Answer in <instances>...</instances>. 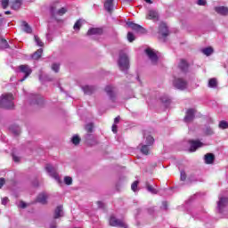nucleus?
<instances>
[{
	"label": "nucleus",
	"mask_w": 228,
	"mask_h": 228,
	"mask_svg": "<svg viewBox=\"0 0 228 228\" xmlns=\"http://www.w3.org/2000/svg\"><path fill=\"white\" fill-rule=\"evenodd\" d=\"M143 139L145 140L144 141L145 144H142V143L139 144V147H141L140 151L142 154H144V156H148L151 151L150 147H152V145H154V137H152V135L144 132Z\"/></svg>",
	"instance_id": "nucleus-1"
},
{
	"label": "nucleus",
	"mask_w": 228,
	"mask_h": 228,
	"mask_svg": "<svg viewBox=\"0 0 228 228\" xmlns=\"http://www.w3.org/2000/svg\"><path fill=\"white\" fill-rule=\"evenodd\" d=\"M118 65L121 72L127 73V70H129V57L127 56V53L124 52V50L119 51Z\"/></svg>",
	"instance_id": "nucleus-2"
},
{
	"label": "nucleus",
	"mask_w": 228,
	"mask_h": 228,
	"mask_svg": "<svg viewBox=\"0 0 228 228\" xmlns=\"http://www.w3.org/2000/svg\"><path fill=\"white\" fill-rule=\"evenodd\" d=\"M13 94H2L0 96V108L4 110H13Z\"/></svg>",
	"instance_id": "nucleus-3"
},
{
	"label": "nucleus",
	"mask_w": 228,
	"mask_h": 228,
	"mask_svg": "<svg viewBox=\"0 0 228 228\" xmlns=\"http://www.w3.org/2000/svg\"><path fill=\"white\" fill-rule=\"evenodd\" d=\"M67 13V8L62 7L61 9L56 8V4H53L50 6V14L52 19H54L56 20V17H62V15H65Z\"/></svg>",
	"instance_id": "nucleus-4"
},
{
	"label": "nucleus",
	"mask_w": 228,
	"mask_h": 228,
	"mask_svg": "<svg viewBox=\"0 0 228 228\" xmlns=\"http://www.w3.org/2000/svg\"><path fill=\"white\" fill-rule=\"evenodd\" d=\"M19 72L20 74H24L23 77L20 79V82L22 83V81H26V79L31 76L33 69H31L28 65H20L19 66Z\"/></svg>",
	"instance_id": "nucleus-5"
},
{
	"label": "nucleus",
	"mask_w": 228,
	"mask_h": 228,
	"mask_svg": "<svg viewBox=\"0 0 228 228\" xmlns=\"http://www.w3.org/2000/svg\"><path fill=\"white\" fill-rule=\"evenodd\" d=\"M173 86L176 90H186V88H188V81L184 78H175L173 82Z\"/></svg>",
	"instance_id": "nucleus-6"
},
{
	"label": "nucleus",
	"mask_w": 228,
	"mask_h": 228,
	"mask_svg": "<svg viewBox=\"0 0 228 228\" xmlns=\"http://www.w3.org/2000/svg\"><path fill=\"white\" fill-rule=\"evenodd\" d=\"M126 26L133 29V31H135V33H140L141 35H145V33H147V30L142 27V25H138L133 21H127Z\"/></svg>",
	"instance_id": "nucleus-7"
},
{
	"label": "nucleus",
	"mask_w": 228,
	"mask_h": 228,
	"mask_svg": "<svg viewBox=\"0 0 228 228\" xmlns=\"http://www.w3.org/2000/svg\"><path fill=\"white\" fill-rule=\"evenodd\" d=\"M29 99L31 106H42L44 104V97L40 94H31Z\"/></svg>",
	"instance_id": "nucleus-8"
},
{
	"label": "nucleus",
	"mask_w": 228,
	"mask_h": 228,
	"mask_svg": "<svg viewBox=\"0 0 228 228\" xmlns=\"http://www.w3.org/2000/svg\"><path fill=\"white\" fill-rule=\"evenodd\" d=\"M110 224L112 227L127 228V224L124 221L118 219L115 216H110Z\"/></svg>",
	"instance_id": "nucleus-9"
},
{
	"label": "nucleus",
	"mask_w": 228,
	"mask_h": 228,
	"mask_svg": "<svg viewBox=\"0 0 228 228\" xmlns=\"http://www.w3.org/2000/svg\"><path fill=\"white\" fill-rule=\"evenodd\" d=\"M45 171L47 172V174H49L50 177H53V179L59 181L60 183V176L58 175V173H56V169L54 168V167H53V165L46 164Z\"/></svg>",
	"instance_id": "nucleus-10"
},
{
	"label": "nucleus",
	"mask_w": 228,
	"mask_h": 228,
	"mask_svg": "<svg viewBox=\"0 0 228 228\" xmlns=\"http://www.w3.org/2000/svg\"><path fill=\"white\" fill-rule=\"evenodd\" d=\"M145 53L147 54L149 60L151 61V63H152L153 65H156V63H158L159 58L158 57V54H156V53L152 51V49L147 48V49L145 50Z\"/></svg>",
	"instance_id": "nucleus-11"
},
{
	"label": "nucleus",
	"mask_w": 228,
	"mask_h": 228,
	"mask_svg": "<svg viewBox=\"0 0 228 228\" xmlns=\"http://www.w3.org/2000/svg\"><path fill=\"white\" fill-rule=\"evenodd\" d=\"M85 140L86 143H87V145H90L91 147L99 143V141H97V137H95L94 134H86L85 135Z\"/></svg>",
	"instance_id": "nucleus-12"
},
{
	"label": "nucleus",
	"mask_w": 228,
	"mask_h": 228,
	"mask_svg": "<svg viewBox=\"0 0 228 228\" xmlns=\"http://www.w3.org/2000/svg\"><path fill=\"white\" fill-rule=\"evenodd\" d=\"M189 143H190V149H189V152H195L197 151V149H200V147H202L204 145V143H202V142L199 141V140H189Z\"/></svg>",
	"instance_id": "nucleus-13"
},
{
	"label": "nucleus",
	"mask_w": 228,
	"mask_h": 228,
	"mask_svg": "<svg viewBox=\"0 0 228 228\" xmlns=\"http://www.w3.org/2000/svg\"><path fill=\"white\" fill-rule=\"evenodd\" d=\"M228 206V198L221 197L217 201L218 213H224V209Z\"/></svg>",
	"instance_id": "nucleus-14"
},
{
	"label": "nucleus",
	"mask_w": 228,
	"mask_h": 228,
	"mask_svg": "<svg viewBox=\"0 0 228 228\" xmlns=\"http://www.w3.org/2000/svg\"><path fill=\"white\" fill-rule=\"evenodd\" d=\"M193 118H195V110L188 109L183 118L184 122H186V124L193 122Z\"/></svg>",
	"instance_id": "nucleus-15"
},
{
	"label": "nucleus",
	"mask_w": 228,
	"mask_h": 228,
	"mask_svg": "<svg viewBox=\"0 0 228 228\" xmlns=\"http://www.w3.org/2000/svg\"><path fill=\"white\" fill-rule=\"evenodd\" d=\"M159 33L162 36L163 38H167V37L170 35V31L168 30L167 23H161L159 25Z\"/></svg>",
	"instance_id": "nucleus-16"
},
{
	"label": "nucleus",
	"mask_w": 228,
	"mask_h": 228,
	"mask_svg": "<svg viewBox=\"0 0 228 228\" xmlns=\"http://www.w3.org/2000/svg\"><path fill=\"white\" fill-rule=\"evenodd\" d=\"M114 87L112 86H107L105 87V92L108 95V97H110V101H112V102H115V99L117 98V94H115V91Z\"/></svg>",
	"instance_id": "nucleus-17"
},
{
	"label": "nucleus",
	"mask_w": 228,
	"mask_h": 228,
	"mask_svg": "<svg viewBox=\"0 0 228 228\" xmlns=\"http://www.w3.org/2000/svg\"><path fill=\"white\" fill-rule=\"evenodd\" d=\"M178 69H180L181 72L186 74L190 69V64L186 60L182 59L178 64Z\"/></svg>",
	"instance_id": "nucleus-18"
},
{
	"label": "nucleus",
	"mask_w": 228,
	"mask_h": 228,
	"mask_svg": "<svg viewBox=\"0 0 228 228\" xmlns=\"http://www.w3.org/2000/svg\"><path fill=\"white\" fill-rule=\"evenodd\" d=\"M160 102H162L164 108L167 110L170 108V104H172V98L167 94H164L160 97Z\"/></svg>",
	"instance_id": "nucleus-19"
},
{
	"label": "nucleus",
	"mask_w": 228,
	"mask_h": 228,
	"mask_svg": "<svg viewBox=\"0 0 228 228\" xmlns=\"http://www.w3.org/2000/svg\"><path fill=\"white\" fill-rule=\"evenodd\" d=\"M81 89L83 90V92L86 95H92V94H94V92H95V90H97L95 86H88V85L82 86Z\"/></svg>",
	"instance_id": "nucleus-20"
},
{
	"label": "nucleus",
	"mask_w": 228,
	"mask_h": 228,
	"mask_svg": "<svg viewBox=\"0 0 228 228\" xmlns=\"http://www.w3.org/2000/svg\"><path fill=\"white\" fill-rule=\"evenodd\" d=\"M63 216V206H58L53 213V220H58V218H61Z\"/></svg>",
	"instance_id": "nucleus-21"
},
{
	"label": "nucleus",
	"mask_w": 228,
	"mask_h": 228,
	"mask_svg": "<svg viewBox=\"0 0 228 228\" xmlns=\"http://www.w3.org/2000/svg\"><path fill=\"white\" fill-rule=\"evenodd\" d=\"M103 30L101 28H90L86 33L87 37H92V35H102Z\"/></svg>",
	"instance_id": "nucleus-22"
},
{
	"label": "nucleus",
	"mask_w": 228,
	"mask_h": 228,
	"mask_svg": "<svg viewBox=\"0 0 228 228\" xmlns=\"http://www.w3.org/2000/svg\"><path fill=\"white\" fill-rule=\"evenodd\" d=\"M205 163L207 165H213V163H215V154H213V153H207L205 155Z\"/></svg>",
	"instance_id": "nucleus-23"
},
{
	"label": "nucleus",
	"mask_w": 228,
	"mask_h": 228,
	"mask_svg": "<svg viewBox=\"0 0 228 228\" xmlns=\"http://www.w3.org/2000/svg\"><path fill=\"white\" fill-rule=\"evenodd\" d=\"M39 81H41L42 83H47L53 81V78L48 74H39Z\"/></svg>",
	"instance_id": "nucleus-24"
},
{
	"label": "nucleus",
	"mask_w": 228,
	"mask_h": 228,
	"mask_svg": "<svg viewBox=\"0 0 228 228\" xmlns=\"http://www.w3.org/2000/svg\"><path fill=\"white\" fill-rule=\"evenodd\" d=\"M146 190L149 191V193H151L152 195H158V190L156 188L152 187L151 183L146 182L145 183Z\"/></svg>",
	"instance_id": "nucleus-25"
},
{
	"label": "nucleus",
	"mask_w": 228,
	"mask_h": 228,
	"mask_svg": "<svg viewBox=\"0 0 228 228\" xmlns=\"http://www.w3.org/2000/svg\"><path fill=\"white\" fill-rule=\"evenodd\" d=\"M215 11L216 12V13H219L220 15H227L228 14V8L225 6L216 7Z\"/></svg>",
	"instance_id": "nucleus-26"
},
{
	"label": "nucleus",
	"mask_w": 228,
	"mask_h": 228,
	"mask_svg": "<svg viewBox=\"0 0 228 228\" xmlns=\"http://www.w3.org/2000/svg\"><path fill=\"white\" fill-rule=\"evenodd\" d=\"M9 130L12 131L15 136H19V134H20V126H19V125H12L9 127Z\"/></svg>",
	"instance_id": "nucleus-27"
},
{
	"label": "nucleus",
	"mask_w": 228,
	"mask_h": 228,
	"mask_svg": "<svg viewBox=\"0 0 228 228\" xmlns=\"http://www.w3.org/2000/svg\"><path fill=\"white\" fill-rule=\"evenodd\" d=\"M37 201L39 204H47V195L45 193H40L37 198Z\"/></svg>",
	"instance_id": "nucleus-28"
},
{
	"label": "nucleus",
	"mask_w": 228,
	"mask_h": 228,
	"mask_svg": "<svg viewBox=\"0 0 228 228\" xmlns=\"http://www.w3.org/2000/svg\"><path fill=\"white\" fill-rule=\"evenodd\" d=\"M113 1L114 0H106L104 3V8L109 12V13L113 10Z\"/></svg>",
	"instance_id": "nucleus-29"
},
{
	"label": "nucleus",
	"mask_w": 228,
	"mask_h": 228,
	"mask_svg": "<svg viewBox=\"0 0 228 228\" xmlns=\"http://www.w3.org/2000/svg\"><path fill=\"white\" fill-rule=\"evenodd\" d=\"M42 53H44V49L39 48L37 49L32 55V60H40L42 58Z\"/></svg>",
	"instance_id": "nucleus-30"
},
{
	"label": "nucleus",
	"mask_w": 228,
	"mask_h": 228,
	"mask_svg": "<svg viewBox=\"0 0 228 228\" xmlns=\"http://www.w3.org/2000/svg\"><path fill=\"white\" fill-rule=\"evenodd\" d=\"M21 28L25 33H32V31H33V29L31 28L29 24L26 21L21 22Z\"/></svg>",
	"instance_id": "nucleus-31"
},
{
	"label": "nucleus",
	"mask_w": 228,
	"mask_h": 228,
	"mask_svg": "<svg viewBox=\"0 0 228 228\" xmlns=\"http://www.w3.org/2000/svg\"><path fill=\"white\" fill-rule=\"evenodd\" d=\"M20 6H22V0H15L12 3L11 8L12 10H20Z\"/></svg>",
	"instance_id": "nucleus-32"
},
{
	"label": "nucleus",
	"mask_w": 228,
	"mask_h": 228,
	"mask_svg": "<svg viewBox=\"0 0 228 228\" xmlns=\"http://www.w3.org/2000/svg\"><path fill=\"white\" fill-rule=\"evenodd\" d=\"M148 15L151 20H158L159 19V14L154 10H150Z\"/></svg>",
	"instance_id": "nucleus-33"
},
{
	"label": "nucleus",
	"mask_w": 228,
	"mask_h": 228,
	"mask_svg": "<svg viewBox=\"0 0 228 228\" xmlns=\"http://www.w3.org/2000/svg\"><path fill=\"white\" fill-rule=\"evenodd\" d=\"M203 134L205 136H212V134H215V131H213V128L211 126H207L203 128Z\"/></svg>",
	"instance_id": "nucleus-34"
},
{
	"label": "nucleus",
	"mask_w": 228,
	"mask_h": 228,
	"mask_svg": "<svg viewBox=\"0 0 228 228\" xmlns=\"http://www.w3.org/2000/svg\"><path fill=\"white\" fill-rule=\"evenodd\" d=\"M0 49L3 51L4 49H10V45L8 44V41L4 38H0Z\"/></svg>",
	"instance_id": "nucleus-35"
},
{
	"label": "nucleus",
	"mask_w": 228,
	"mask_h": 228,
	"mask_svg": "<svg viewBox=\"0 0 228 228\" xmlns=\"http://www.w3.org/2000/svg\"><path fill=\"white\" fill-rule=\"evenodd\" d=\"M208 88H216V86H218V81L216 80V77L210 78L208 80Z\"/></svg>",
	"instance_id": "nucleus-36"
},
{
	"label": "nucleus",
	"mask_w": 228,
	"mask_h": 228,
	"mask_svg": "<svg viewBox=\"0 0 228 228\" xmlns=\"http://www.w3.org/2000/svg\"><path fill=\"white\" fill-rule=\"evenodd\" d=\"M71 142L73 143V145H79V143H81V138L79 137V135L75 134L71 138Z\"/></svg>",
	"instance_id": "nucleus-37"
},
{
	"label": "nucleus",
	"mask_w": 228,
	"mask_h": 228,
	"mask_svg": "<svg viewBox=\"0 0 228 228\" xmlns=\"http://www.w3.org/2000/svg\"><path fill=\"white\" fill-rule=\"evenodd\" d=\"M201 53H203L205 56H211V54H213V48L212 47L203 48L201 50Z\"/></svg>",
	"instance_id": "nucleus-38"
},
{
	"label": "nucleus",
	"mask_w": 228,
	"mask_h": 228,
	"mask_svg": "<svg viewBox=\"0 0 228 228\" xmlns=\"http://www.w3.org/2000/svg\"><path fill=\"white\" fill-rule=\"evenodd\" d=\"M85 129L88 133V134H92V133H94V123H88L87 125H86Z\"/></svg>",
	"instance_id": "nucleus-39"
},
{
	"label": "nucleus",
	"mask_w": 228,
	"mask_h": 228,
	"mask_svg": "<svg viewBox=\"0 0 228 228\" xmlns=\"http://www.w3.org/2000/svg\"><path fill=\"white\" fill-rule=\"evenodd\" d=\"M81 26H82L81 20H77L74 24L73 28L75 29V31H79V29H81Z\"/></svg>",
	"instance_id": "nucleus-40"
},
{
	"label": "nucleus",
	"mask_w": 228,
	"mask_h": 228,
	"mask_svg": "<svg viewBox=\"0 0 228 228\" xmlns=\"http://www.w3.org/2000/svg\"><path fill=\"white\" fill-rule=\"evenodd\" d=\"M2 8L6 10L10 4V0H1Z\"/></svg>",
	"instance_id": "nucleus-41"
},
{
	"label": "nucleus",
	"mask_w": 228,
	"mask_h": 228,
	"mask_svg": "<svg viewBox=\"0 0 228 228\" xmlns=\"http://www.w3.org/2000/svg\"><path fill=\"white\" fill-rule=\"evenodd\" d=\"M35 42L39 47H44V42L37 36H35Z\"/></svg>",
	"instance_id": "nucleus-42"
},
{
	"label": "nucleus",
	"mask_w": 228,
	"mask_h": 228,
	"mask_svg": "<svg viewBox=\"0 0 228 228\" xmlns=\"http://www.w3.org/2000/svg\"><path fill=\"white\" fill-rule=\"evenodd\" d=\"M220 129H228V123L227 121H220L219 123Z\"/></svg>",
	"instance_id": "nucleus-43"
},
{
	"label": "nucleus",
	"mask_w": 228,
	"mask_h": 228,
	"mask_svg": "<svg viewBox=\"0 0 228 228\" xmlns=\"http://www.w3.org/2000/svg\"><path fill=\"white\" fill-rule=\"evenodd\" d=\"M64 183H65V184H67L68 186H70V184H72V177H70V176H65V177H64Z\"/></svg>",
	"instance_id": "nucleus-44"
},
{
	"label": "nucleus",
	"mask_w": 228,
	"mask_h": 228,
	"mask_svg": "<svg viewBox=\"0 0 228 228\" xmlns=\"http://www.w3.org/2000/svg\"><path fill=\"white\" fill-rule=\"evenodd\" d=\"M52 70H53V72H56V73L60 72V64L53 63L52 65Z\"/></svg>",
	"instance_id": "nucleus-45"
},
{
	"label": "nucleus",
	"mask_w": 228,
	"mask_h": 228,
	"mask_svg": "<svg viewBox=\"0 0 228 228\" xmlns=\"http://www.w3.org/2000/svg\"><path fill=\"white\" fill-rule=\"evenodd\" d=\"M134 34H133V32H128L127 33V40L128 42H134Z\"/></svg>",
	"instance_id": "nucleus-46"
},
{
	"label": "nucleus",
	"mask_w": 228,
	"mask_h": 228,
	"mask_svg": "<svg viewBox=\"0 0 228 228\" xmlns=\"http://www.w3.org/2000/svg\"><path fill=\"white\" fill-rule=\"evenodd\" d=\"M138 181H134L132 185H131V189L134 191H136V190H138Z\"/></svg>",
	"instance_id": "nucleus-47"
},
{
	"label": "nucleus",
	"mask_w": 228,
	"mask_h": 228,
	"mask_svg": "<svg viewBox=\"0 0 228 228\" xmlns=\"http://www.w3.org/2000/svg\"><path fill=\"white\" fill-rule=\"evenodd\" d=\"M180 179H181V181H186V172L181 171Z\"/></svg>",
	"instance_id": "nucleus-48"
},
{
	"label": "nucleus",
	"mask_w": 228,
	"mask_h": 228,
	"mask_svg": "<svg viewBox=\"0 0 228 228\" xmlns=\"http://www.w3.org/2000/svg\"><path fill=\"white\" fill-rule=\"evenodd\" d=\"M208 4V2L206 0H198L197 4H199V6H206V4Z\"/></svg>",
	"instance_id": "nucleus-49"
},
{
	"label": "nucleus",
	"mask_w": 228,
	"mask_h": 228,
	"mask_svg": "<svg viewBox=\"0 0 228 228\" xmlns=\"http://www.w3.org/2000/svg\"><path fill=\"white\" fill-rule=\"evenodd\" d=\"M161 209H164V211H167V209H168V203L167 201L162 202Z\"/></svg>",
	"instance_id": "nucleus-50"
},
{
	"label": "nucleus",
	"mask_w": 228,
	"mask_h": 228,
	"mask_svg": "<svg viewBox=\"0 0 228 228\" xmlns=\"http://www.w3.org/2000/svg\"><path fill=\"white\" fill-rule=\"evenodd\" d=\"M19 208H20L21 209H26V208H28V204L24 201H20Z\"/></svg>",
	"instance_id": "nucleus-51"
},
{
	"label": "nucleus",
	"mask_w": 228,
	"mask_h": 228,
	"mask_svg": "<svg viewBox=\"0 0 228 228\" xmlns=\"http://www.w3.org/2000/svg\"><path fill=\"white\" fill-rule=\"evenodd\" d=\"M9 201H10V200H8L7 197L3 198V199H2V204H3V206H6Z\"/></svg>",
	"instance_id": "nucleus-52"
},
{
	"label": "nucleus",
	"mask_w": 228,
	"mask_h": 228,
	"mask_svg": "<svg viewBox=\"0 0 228 228\" xmlns=\"http://www.w3.org/2000/svg\"><path fill=\"white\" fill-rule=\"evenodd\" d=\"M97 206H98L99 209H104V202L97 201Z\"/></svg>",
	"instance_id": "nucleus-53"
},
{
	"label": "nucleus",
	"mask_w": 228,
	"mask_h": 228,
	"mask_svg": "<svg viewBox=\"0 0 228 228\" xmlns=\"http://www.w3.org/2000/svg\"><path fill=\"white\" fill-rule=\"evenodd\" d=\"M12 159L15 163H19L20 161V159L15 154H12Z\"/></svg>",
	"instance_id": "nucleus-54"
},
{
	"label": "nucleus",
	"mask_w": 228,
	"mask_h": 228,
	"mask_svg": "<svg viewBox=\"0 0 228 228\" xmlns=\"http://www.w3.org/2000/svg\"><path fill=\"white\" fill-rule=\"evenodd\" d=\"M118 126L117 125H115V124H113L112 125V133H114V134H117V133H118Z\"/></svg>",
	"instance_id": "nucleus-55"
},
{
	"label": "nucleus",
	"mask_w": 228,
	"mask_h": 228,
	"mask_svg": "<svg viewBox=\"0 0 228 228\" xmlns=\"http://www.w3.org/2000/svg\"><path fill=\"white\" fill-rule=\"evenodd\" d=\"M4 183H6L4 178H0V189L3 188V186H4Z\"/></svg>",
	"instance_id": "nucleus-56"
},
{
	"label": "nucleus",
	"mask_w": 228,
	"mask_h": 228,
	"mask_svg": "<svg viewBox=\"0 0 228 228\" xmlns=\"http://www.w3.org/2000/svg\"><path fill=\"white\" fill-rule=\"evenodd\" d=\"M50 228H57L55 220L50 223Z\"/></svg>",
	"instance_id": "nucleus-57"
},
{
	"label": "nucleus",
	"mask_w": 228,
	"mask_h": 228,
	"mask_svg": "<svg viewBox=\"0 0 228 228\" xmlns=\"http://www.w3.org/2000/svg\"><path fill=\"white\" fill-rule=\"evenodd\" d=\"M149 215H154V208H150L147 209Z\"/></svg>",
	"instance_id": "nucleus-58"
},
{
	"label": "nucleus",
	"mask_w": 228,
	"mask_h": 228,
	"mask_svg": "<svg viewBox=\"0 0 228 228\" xmlns=\"http://www.w3.org/2000/svg\"><path fill=\"white\" fill-rule=\"evenodd\" d=\"M118 122H120V116H118L114 118V124L117 125L118 124Z\"/></svg>",
	"instance_id": "nucleus-59"
},
{
	"label": "nucleus",
	"mask_w": 228,
	"mask_h": 228,
	"mask_svg": "<svg viewBox=\"0 0 228 228\" xmlns=\"http://www.w3.org/2000/svg\"><path fill=\"white\" fill-rule=\"evenodd\" d=\"M46 39L49 40V42H53V39L51 38V33L46 34Z\"/></svg>",
	"instance_id": "nucleus-60"
},
{
	"label": "nucleus",
	"mask_w": 228,
	"mask_h": 228,
	"mask_svg": "<svg viewBox=\"0 0 228 228\" xmlns=\"http://www.w3.org/2000/svg\"><path fill=\"white\" fill-rule=\"evenodd\" d=\"M195 198H196V196H195V195L191 196V197L189 199V200L187 201V202H188V204H190V203L193 202V200H194Z\"/></svg>",
	"instance_id": "nucleus-61"
},
{
	"label": "nucleus",
	"mask_w": 228,
	"mask_h": 228,
	"mask_svg": "<svg viewBox=\"0 0 228 228\" xmlns=\"http://www.w3.org/2000/svg\"><path fill=\"white\" fill-rule=\"evenodd\" d=\"M4 22V18H0V26H3Z\"/></svg>",
	"instance_id": "nucleus-62"
},
{
	"label": "nucleus",
	"mask_w": 228,
	"mask_h": 228,
	"mask_svg": "<svg viewBox=\"0 0 228 228\" xmlns=\"http://www.w3.org/2000/svg\"><path fill=\"white\" fill-rule=\"evenodd\" d=\"M4 14H5V15H12V12H10V11H5V12H4Z\"/></svg>",
	"instance_id": "nucleus-63"
},
{
	"label": "nucleus",
	"mask_w": 228,
	"mask_h": 228,
	"mask_svg": "<svg viewBox=\"0 0 228 228\" xmlns=\"http://www.w3.org/2000/svg\"><path fill=\"white\" fill-rule=\"evenodd\" d=\"M145 3H148V4H152V0H144Z\"/></svg>",
	"instance_id": "nucleus-64"
}]
</instances>
